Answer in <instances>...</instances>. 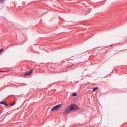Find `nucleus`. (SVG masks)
Returning a JSON list of instances; mask_svg holds the SVG:
<instances>
[{"label":"nucleus","mask_w":127,"mask_h":127,"mask_svg":"<svg viewBox=\"0 0 127 127\" xmlns=\"http://www.w3.org/2000/svg\"><path fill=\"white\" fill-rule=\"evenodd\" d=\"M68 107H69V108L71 111L79 109L78 106L74 104H71L70 106H68Z\"/></svg>","instance_id":"1"},{"label":"nucleus","mask_w":127,"mask_h":127,"mask_svg":"<svg viewBox=\"0 0 127 127\" xmlns=\"http://www.w3.org/2000/svg\"><path fill=\"white\" fill-rule=\"evenodd\" d=\"M62 104H60L53 107L51 109V111H55L60 108L62 105Z\"/></svg>","instance_id":"2"},{"label":"nucleus","mask_w":127,"mask_h":127,"mask_svg":"<svg viewBox=\"0 0 127 127\" xmlns=\"http://www.w3.org/2000/svg\"><path fill=\"white\" fill-rule=\"evenodd\" d=\"M33 71V69H32L30 70L29 71L26 72L25 73L24 75V76H29L32 73Z\"/></svg>","instance_id":"3"},{"label":"nucleus","mask_w":127,"mask_h":127,"mask_svg":"<svg viewBox=\"0 0 127 127\" xmlns=\"http://www.w3.org/2000/svg\"><path fill=\"white\" fill-rule=\"evenodd\" d=\"M70 111V110L69 108V107H67L66 108V110L64 112L63 114L65 115L67 114Z\"/></svg>","instance_id":"4"},{"label":"nucleus","mask_w":127,"mask_h":127,"mask_svg":"<svg viewBox=\"0 0 127 127\" xmlns=\"http://www.w3.org/2000/svg\"><path fill=\"white\" fill-rule=\"evenodd\" d=\"M98 89V87H95L93 88V91L94 92H95L96 90H97Z\"/></svg>","instance_id":"5"},{"label":"nucleus","mask_w":127,"mask_h":127,"mask_svg":"<svg viewBox=\"0 0 127 127\" xmlns=\"http://www.w3.org/2000/svg\"><path fill=\"white\" fill-rule=\"evenodd\" d=\"M72 95L73 96H76L77 95V93H74L72 94Z\"/></svg>","instance_id":"6"},{"label":"nucleus","mask_w":127,"mask_h":127,"mask_svg":"<svg viewBox=\"0 0 127 127\" xmlns=\"http://www.w3.org/2000/svg\"><path fill=\"white\" fill-rule=\"evenodd\" d=\"M5 102V101L4 100L3 101H2L0 102V103L4 105Z\"/></svg>","instance_id":"7"},{"label":"nucleus","mask_w":127,"mask_h":127,"mask_svg":"<svg viewBox=\"0 0 127 127\" xmlns=\"http://www.w3.org/2000/svg\"><path fill=\"white\" fill-rule=\"evenodd\" d=\"M16 103V101H14L13 103L11 104H10V105L11 106H12L13 105H14L15 104V103Z\"/></svg>","instance_id":"8"},{"label":"nucleus","mask_w":127,"mask_h":127,"mask_svg":"<svg viewBox=\"0 0 127 127\" xmlns=\"http://www.w3.org/2000/svg\"><path fill=\"white\" fill-rule=\"evenodd\" d=\"M9 71V70H6V71H0V72H6Z\"/></svg>","instance_id":"9"},{"label":"nucleus","mask_w":127,"mask_h":127,"mask_svg":"<svg viewBox=\"0 0 127 127\" xmlns=\"http://www.w3.org/2000/svg\"><path fill=\"white\" fill-rule=\"evenodd\" d=\"M24 94H23L20 95H18V96H20V97H22L24 96Z\"/></svg>","instance_id":"10"},{"label":"nucleus","mask_w":127,"mask_h":127,"mask_svg":"<svg viewBox=\"0 0 127 127\" xmlns=\"http://www.w3.org/2000/svg\"><path fill=\"white\" fill-rule=\"evenodd\" d=\"M4 0H0V2L1 3H2L4 1Z\"/></svg>","instance_id":"11"},{"label":"nucleus","mask_w":127,"mask_h":127,"mask_svg":"<svg viewBox=\"0 0 127 127\" xmlns=\"http://www.w3.org/2000/svg\"><path fill=\"white\" fill-rule=\"evenodd\" d=\"M3 50V49L2 48L0 50V53Z\"/></svg>","instance_id":"12"},{"label":"nucleus","mask_w":127,"mask_h":127,"mask_svg":"<svg viewBox=\"0 0 127 127\" xmlns=\"http://www.w3.org/2000/svg\"><path fill=\"white\" fill-rule=\"evenodd\" d=\"M5 106H8V105L7 104H6V103L5 102L4 104Z\"/></svg>","instance_id":"13"},{"label":"nucleus","mask_w":127,"mask_h":127,"mask_svg":"<svg viewBox=\"0 0 127 127\" xmlns=\"http://www.w3.org/2000/svg\"><path fill=\"white\" fill-rule=\"evenodd\" d=\"M10 96H13V95H10Z\"/></svg>","instance_id":"14"}]
</instances>
